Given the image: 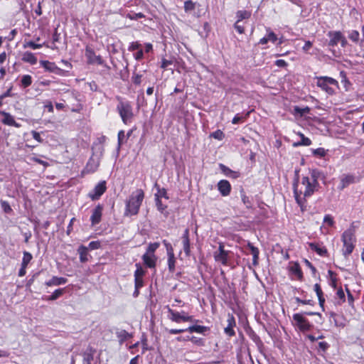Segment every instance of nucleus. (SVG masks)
Masks as SVG:
<instances>
[{
  "instance_id": "obj_1",
  "label": "nucleus",
  "mask_w": 364,
  "mask_h": 364,
  "mask_svg": "<svg viewBox=\"0 0 364 364\" xmlns=\"http://www.w3.org/2000/svg\"><path fill=\"white\" fill-rule=\"evenodd\" d=\"M319 173L313 170L311 178L303 176L301 181H296L294 183V193L296 203L302 208L306 198L310 197L316 190L318 186V176Z\"/></svg>"
},
{
  "instance_id": "obj_2",
  "label": "nucleus",
  "mask_w": 364,
  "mask_h": 364,
  "mask_svg": "<svg viewBox=\"0 0 364 364\" xmlns=\"http://www.w3.org/2000/svg\"><path fill=\"white\" fill-rule=\"evenodd\" d=\"M144 198V194L141 189H137L133 192L126 203L125 215H136Z\"/></svg>"
},
{
  "instance_id": "obj_3",
  "label": "nucleus",
  "mask_w": 364,
  "mask_h": 364,
  "mask_svg": "<svg viewBox=\"0 0 364 364\" xmlns=\"http://www.w3.org/2000/svg\"><path fill=\"white\" fill-rule=\"evenodd\" d=\"M355 233V228L351 225L349 228L346 230L341 235V240L343 242L342 252L345 257H348L355 248L356 242Z\"/></svg>"
},
{
  "instance_id": "obj_4",
  "label": "nucleus",
  "mask_w": 364,
  "mask_h": 364,
  "mask_svg": "<svg viewBox=\"0 0 364 364\" xmlns=\"http://www.w3.org/2000/svg\"><path fill=\"white\" fill-rule=\"evenodd\" d=\"M316 85L329 95L335 94L336 89L339 87L338 81L331 77L320 76L316 77Z\"/></svg>"
},
{
  "instance_id": "obj_5",
  "label": "nucleus",
  "mask_w": 364,
  "mask_h": 364,
  "mask_svg": "<svg viewBox=\"0 0 364 364\" xmlns=\"http://www.w3.org/2000/svg\"><path fill=\"white\" fill-rule=\"evenodd\" d=\"M117 110L118 111L122 122L125 124H129L132 123L134 117V112L132 106L129 102L123 101L122 100L119 99Z\"/></svg>"
},
{
  "instance_id": "obj_6",
  "label": "nucleus",
  "mask_w": 364,
  "mask_h": 364,
  "mask_svg": "<svg viewBox=\"0 0 364 364\" xmlns=\"http://www.w3.org/2000/svg\"><path fill=\"white\" fill-rule=\"evenodd\" d=\"M166 309H167V312H168V318L173 322H176V323H181V321L192 322L193 321V316H189L184 311L178 312V311L171 309L168 306H166Z\"/></svg>"
},
{
  "instance_id": "obj_7",
  "label": "nucleus",
  "mask_w": 364,
  "mask_h": 364,
  "mask_svg": "<svg viewBox=\"0 0 364 364\" xmlns=\"http://www.w3.org/2000/svg\"><path fill=\"white\" fill-rule=\"evenodd\" d=\"M294 325L296 326L301 331H308L311 328V324L304 316L303 314H294L293 315Z\"/></svg>"
},
{
  "instance_id": "obj_8",
  "label": "nucleus",
  "mask_w": 364,
  "mask_h": 364,
  "mask_svg": "<svg viewBox=\"0 0 364 364\" xmlns=\"http://www.w3.org/2000/svg\"><path fill=\"white\" fill-rule=\"evenodd\" d=\"M85 57L87 59V63L89 64H95L97 63L98 65H103L107 69H109V67L105 63V61L102 60L100 55H95V51L90 47H87L85 49Z\"/></svg>"
},
{
  "instance_id": "obj_9",
  "label": "nucleus",
  "mask_w": 364,
  "mask_h": 364,
  "mask_svg": "<svg viewBox=\"0 0 364 364\" xmlns=\"http://www.w3.org/2000/svg\"><path fill=\"white\" fill-rule=\"evenodd\" d=\"M213 257L216 262L227 265L229 259V251L224 249L223 243H220L218 250L213 253Z\"/></svg>"
},
{
  "instance_id": "obj_10",
  "label": "nucleus",
  "mask_w": 364,
  "mask_h": 364,
  "mask_svg": "<svg viewBox=\"0 0 364 364\" xmlns=\"http://www.w3.org/2000/svg\"><path fill=\"white\" fill-rule=\"evenodd\" d=\"M107 186L105 181L98 183L95 188L89 193L88 196L92 200H98L106 191Z\"/></svg>"
},
{
  "instance_id": "obj_11",
  "label": "nucleus",
  "mask_w": 364,
  "mask_h": 364,
  "mask_svg": "<svg viewBox=\"0 0 364 364\" xmlns=\"http://www.w3.org/2000/svg\"><path fill=\"white\" fill-rule=\"evenodd\" d=\"M100 165V159L97 156L92 155L88 160L85 167L84 168L83 173H91L96 171Z\"/></svg>"
},
{
  "instance_id": "obj_12",
  "label": "nucleus",
  "mask_w": 364,
  "mask_h": 364,
  "mask_svg": "<svg viewBox=\"0 0 364 364\" xmlns=\"http://www.w3.org/2000/svg\"><path fill=\"white\" fill-rule=\"evenodd\" d=\"M103 206L98 204L92 210L90 216L91 225L95 226L98 225L102 220Z\"/></svg>"
},
{
  "instance_id": "obj_13",
  "label": "nucleus",
  "mask_w": 364,
  "mask_h": 364,
  "mask_svg": "<svg viewBox=\"0 0 364 364\" xmlns=\"http://www.w3.org/2000/svg\"><path fill=\"white\" fill-rule=\"evenodd\" d=\"M181 243L186 256L189 257L191 255V242L189 238V230L188 228H186L183 233Z\"/></svg>"
},
{
  "instance_id": "obj_14",
  "label": "nucleus",
  "mask_w": 364,
  "mask_h": 364,
  "mask_svg": "<svg viewBox=\"0 0 364 364\" xmlns=\"http://www.w3.org/2000/svg\"><path fill=\"white\" fill-rule=\"evenodd\" d=\"M218 189L223 196H228L231 191V185L227 180H221L218 183Z\"/></svg>"
},
{
  "instance_id": "obj_15",
  "label": "nucleus",
  "mask_w": 364,
  "mask_h": 364,
  "mask_svg": "<svg viewBox=\"0 0 364 364\" xmlns=\"http://www.w3.org/2000/svg\"><path fill=\"white\" fill-rule=\"evenodd\" d=\"M1 114L4 117L1 120L3 124L9 126H13L17 128L21 127V125L15 121L14 117L9 113L6 112H1Z\"/></svg>"
},
{
  "instance_id": "obj_16",
  "label": "nucleus",
  "mask_w": 364,
  "mask_h": 364,
  "mask_svg": "<svg viewBox=\"0 0 364 364\" xmlns=\"http://www.w3.org/2000/svg\"><path fill=\"white\" fill-rule=\"evenodd\" d=\"M228 326L225 328V333L229 336H235V333L233 330L234 326H235V320L234 316L232 314H228Z\"/></svg>"
},
{
  "instance_id": "obj_17",
  "label": "nucleus",
  "mask_w": 364,
  "mask_h": 364,
  "mask_svg": "<svg viewBox=\"0 0 364 364\" xmlns=\"http://www.w3.org/2000/svg\"><path fill=\"white\" fill-rule=\"evenodd\" d=\"M327 35L330 38L328 45L332 47L336 46L343 36L341 31H329Z\"/></svg>"
},
{
  "instance_id": "obj_18",
  "label": "nucleus",
  "mask_w": 364,
  "mask_h": 364,
  "mask_svg": "<svg viewBox=\"0 0 364 364\" xmlns=\"http://www.w3.org/2000/svg\"><path fill=\"white\" fill-rule=\"evenodd\" d=\"M67 279L65 277H53L50 280L45 282L47 287L59 286L65 284L67 282Z\"/></svg>"
},
{
  "instance_id": "obj_19",
  "label": "nucleus",
  "mask_w": 364,
  "mask_h": 364,
  "mask_svg": "<svg viewBox=\"0 0 364 364\" xmlns=\"http://www.w3.org/2000/svg\"><path fill=\"white\" fill-rule=\"evenodd\" d=\"M168 252V266L170 272H173L175 269L176 259L174 257L173 248L171 247H167Z\"/></svg>"
},
{
  "instance_id": "obj_20",
  "label": "nucleus",
  "mask_w": 364,
  "mask_h": 364,
  "mask_svg": "<svg viewBox=\"0 0 364 364\" xmlns=\"http://www.w3.org/2000/svg\"><path fill=\"white\" fill-rule=\"evenodd\" d=\"M289 271L291 274L295 276L298 279L301 280L303 278L302 271L297 262L292 263L289 267Z\"/></svg>"
},
{
  "instance_id": "obj_21",
  "label": "nucleus",
  "mask_w": 364,
  "mask_h": 364,
  "mask_svg": "<svg viewBox=\"0 0 364 364\" xmlns=\"http://www.w3.org/2000/svg\"><path fill=\"white\" fill-rule=\"evenodd\" d=\"M40 64L46 70L49 72L56 73L59 70L54 63L48 60H41Z\"/></svg>"
},
{
  "instance_id": "obj_22",
  "label": "nucleus",
  "mask_w": 364,
  "mask_h": 364,
  "mask_svg": "<svg viewBox=\"0 0 364 364\" xmlns=\"http://www.w3.org/2000/svg\"><path fill=\"white\" fill-rule=\"evenodd\" d=\"M355 178L352 175H345L341 178V184L339 188L341 190L344 189L350 184L354 183Z\"/></svg>"
},
{
  "instance_id": "obj_23",
  "label": "nucleus",
  "mask_w": 364,
  "mask_h": 364,
  "mask_svg": "<svg viewBox=\"0 0 364 364\" xmlns=\"http://www.w3.org/2000/svg\"><path fill=\"white\" fill-rule=\"evenodd\" d=\"M143 261L144 264L150 267H154L156 264V257L154 255H150L149 253H146L142 257Z\"/></svg>"
},
{
  "instance_id": "obj_24",
  "label": "nucleus",
  "mask_w": 364,
  "mask_h": 364,
  "mask_svg": "<svg viewBox=\"0 0 364 364\" xmlns=\"http://www.w3.org/2000/svg\"><path fill=\"white\" fill-rule=\"evenodd\" d=\"M22 60L31 65H36L37 63V58L33 53L29 51H26L23 54Z\"/></svg>"
},
{
  "instance_id": "obj_25",
  "label": "nucleus",
  "mask_w": 364,
  "mask_h": 364,
  "mask_svg": "<svg viewBox=\"0 0 364 364\" xmlns=\"http://www.w3.org/2000/svg\"><path fill=\"white\" fill-rule=\"evenodd\" d=\"M77 253L80 255V261L85 262L88 260V248L84 245H80L77 249Z\"/></svg>"
},
{
  "instance_id": "obj_26",
  "label": "nucleus",
  "mask_w": 364,
  "mask_h": 364,
  "mask_svg": "<svg viewBox=\"0 0 364 364\" xmlns=\"http://www.w3.org/2000/svg\"><path fill=\"white\" fill-rule=\"evenodd\" d=\"M309 247L312 250H314L316 252L318 255L320 256H325L327 253V250L325 247L320 246L318 244L316 243H310Z\"/></svg>"
},
{
  "instance_id": "obj_27",
  "label": "nucleus",
  "mask_w": 364,
  "mask_h": 364,
  "mask_svg": "<svg viewBox=\"0 0 364 364\" xmlns=\"http://www.w3.org/2000/svg\"><path fill=\"white\" fill-rule=\"evenodd\" d=\"M94 352L92 349L90 351H86L82 354V364H92L94 359Z\"/></svg>"
},
{
  "instance_id": "obj_28",
  "label": "nucleus",
  "mask_w": 364,
  "mask_h": 364,
  "mask_svg": "<svg viewBox=\"0 0 364 364\" xmlns=\"http://www.w3.org/2000/svg\"><path fill=\"white\" fill-rule=\"evenodd\" d=\"M207 330L208 328L206 326L199 325L191 326L186 328V331L190 333L196 332L198 333H204Z\"/></svg>"
},
{
  "instance_id": "obj_29",
  "label": "nucleus",
  "mask_w": 364,
  "mask_h": 364,
  "mask_svg": "<svg viewBox=\"0 0 364 364\" xmlns=\"http://www.w3.org/2000/svg\"><path fill=\"white\" fill-rule=\"evenodd\" d=\"M116 334H117V337L118 338L120 343H122L123 342H124L125 341H127L128 338H129L132 336L131 334H129L125 330L117 331Z\"/></svg>"
},
{
  "instance_id": "obj_30",
  "label": "nucleus",
  "mask_w": 364,
  "mask_h": 364,
  "mask_svg": "<svg viewBox=\"0 0 364 364\" xmlns=\"http://www.w3.org/2000/svg\"><path fill=\"white\" fill-rule=\"evenodd\" d=\"M251 16V12L245 10H240L236 13L237 21L240 22L244 19H247Z\"/></svg>"
},
{
  "instance_id": "obj_31",
  "label": "nucleus",
  "mask_w": 364,
  "mask_h": 364,
  "mask_svg": "<svg viewBox=\"0 0 364 364\" xmlns=\"http://www.w3.org/2000/svg\"><path fill=\"white\" fill-rule=\"evenodd\" d=\"M248 247L250 250L251 254L253 257V264L256 265L258 263V259H259V250L257 247H255L251 244H248Z\"/></svg>"
},
{
  "instance_id": "obj_32",
  "label": "nucleus",
  "mask_w": 364,
  "mask_h": 364,
  "mask_svg": "<svg viewBox=\"0 0 364 364\" xmlns=\"http://www.w3.org/2000/svg\"><path fill=\"white\" fill-rule=\"evenodd\" d=\"M65 292V289H58L53 291V293L48 296V301H54L60 297Z\"/></svg>"
},
{
  "instance_id": "obj_33",
  "label": "nucleus",
  "mask_w": 364,
  "mask_h": 364,
  "mask_svg": "<svg viewBox=\"0 0 364 364\" xmlns=\"http://www.w3.org/2000/svg\"><path fill=\"white\" fill-rule=\"evenodd\" d=\"M240 195H241L242 201L244 203V205H245V207L249 209L252 208V202H251L250 198L247 196H246V194L243 190H242L240 191Z\"/></svg>"
},
{
  "instance_id": "obj_34",
  "label": "nucleus",
  "mask_w": 364,
  "mask_h": 364,
  "mask_svg": "<svg viewBox=\"0 0 364 364\" xmlns=\"http://www.w3.org/2000/svg\"><path fill=\"white\" fill-rule=\"evenodd\" d=\"M21 85L23 87L30 86L32 83V77L29 75H24L22 76L21 80Z\"/></svg>"
},
{
  "instance_id": "obj_35",
  "label": "nucleus",
  "mask_w": 364,
  "mask_h": 364,
  "mask_svg": "<svg viewBox=\"0 0 364 364\" xmlns=\"http://www.w3.org/2000/svg\"><path fill=\"white\" fill-rule=\"evenodd\" d=\"M299 136H301V141L295 144V146H309L311 144V141L308 137H306L303 134L299 133Z\"/></svg>"
},
{
  "instance_id": "obj_36",
  "label": "nucleus",
  "mask_w": 364,
  "mask_h": 364,
  "mask_svg": "<svg viewBox=\"0 0 364 364\" xmlns=\"http://www.w3.org/2000/svg\"><path fill=\"white\" fill-rule=\"evenodd\" d=\"M32 258H33V257H32L31 254L25 251L23 252V257L22 259L21 266L27 267L28 263L31 262Z\"/></svg>"
},
{
  "instance_id": "obj_37",
  "label": "nucleus",
  "mask_w": 364,
  "mask_h": 364,
  "mask_svg": "<svg viewBox=\"0 0 364 364\" xmlns=\"http://www.w3.org/2000/svg\"><path fill=\"white\" fill-rule=\"evenodd\" d=\"M250 112H248L245 114L244 117L240 116L239 114H237L232 119V123L233 124H237L241 122H242L244 119L248 117Z\"/></svg>"
},
{
  "instance_id": "obj_38",
  "label": "nucleus",
  "mask_w": 364,
  "mask_h": 364,
  "mask_svg": "<svg viewBox=\"0 0 364 364\" xmlns=\"http://www.w3.org/2000/svg\"><path fill=\"white\" fill-rule=\"evenodd\" d=\"M1 208L6 213H11L13 210L9 203L6 200H1Z\"/></svg>"
},
{
  "instance_id": "obj_39",
  "label": "nucleus",
  "mask_w": 364,
  "mask_h": 364,
  "mask_svg": "<svg viewBox=\"0 0 364 364\" xmlns=\"http://www.w3.org/2000/svg\"><path fill=\"white\" fill-rule=\"evenodd\" d=\"M127 139L126 134L123 130H120L118 132V146L120 147L122 144H123Z\"/></svg>"
},
{
  "instance_id": "obj_40",
  "label": "nucleus",
  "mask_w": 364,
  "mask_h": 364,
  "mask_svg": "<svg viewBox=\"0 0 364 364\" xmlns=\"http://www.w3.org/2000/svg\"><path fill=\"white\" fill-rule=\"evenodd\" d=\"M161 198H168L167 196L166 190L165 188H158L157 193L155 194V199Z\"/></svg>"
},
{
  "instance_id": "obj_41",
  "label": "nucleus",
  "mask_w": 364,
  "mask_h": 364,
  "mask_svg": "<svg viewBox=\"0 0 364 364\" xmlns=\"http://www.w3.org/2000/svg\"><path fill=\"white\" fill-rule=\"evenodd\" d=\"M335 222L333 216L331 215H326L323 218V224L332 227L334 225Z\"/></svg>"
},
{
  "instance_id": "obj_42",
  "label": "nucleus",
  "mask_w": 364,
  "mask_h": 364,
  "mask_svg": "<svg viewBox=\"0 0 364 364\" xmlns=\"http://www.w3.org/2000/svg\"><path fill=\"white\" fill-rule=\"evenodd\" d=\"M136 269L134 272V277H143L145 274V271L143 269L140 264H136Z\"/></svg>"
},
{
  "instance_id": "obj_43",
  "label": "nucleus",
  "mask_w": 364,
  "mask_h": 364,
  "mask_svg": "<svg viewBox=\"0 0 364 364\" xmlns=\"http://www.w3.org/2000/svg\"><path fill=\"white\" fill-rule=\"evenodd\" d=\"M159 247V244L158 242H154L149 244L147 248V252L150 255H154V252L156 250V249Z\"/></svg>"
},
{
  "instance_id": "obj_44",
  "label": "nucleus",
  "mask_w": 364,
  "mask_h": 364,
  "mask_svg": "<svg viewBox=\"0 0 364 364\" xmlns=\"http://www.w3.org/2000/svg\"><path fill=\"white\" fill-rule=\"evenodd\" d=\"M360 34L357 31H351L349 33L348 38L353 42H358L359 40Z\"/></svg>"
},
{
  "instance_id": "obj_45",
  "label": "nucleus",
  "mask_w": 364,
  "mask_h": 364,
  "mask_svg": "<svg viewBox=\"0 0 364 364\" xmlns=\"http://www.w3.org/2000/svg\"><path fill=\"white\" fill-rule=\"evenodd\" d=\"M194 9H195V4L192 1L189 0V1H185L184 9L186 12L192 11Z\"/></svg>"
},
{
  "instance_id": "obj_46",
  "label": "nucleus",
  "mask_w": 364,
  "mask_h": 364,
  "mask_svg": "<svg viewBox=\"0 0 364 364\" xmlns=\"http://www.w3.org/2000/svg\"><path fill=\"white\" fill-rule=\"evenodd\" d=\"M266 36L267 37L268 41H272V43H275L277 40L276 34L269 29H267V33Z\"/></svg>"
},
{
  "instance_id": "obj_47",
  "label": "nucleus",
  "mask_w": 364,
  "mask_h": 364,
  "mask_svg": "<svg viewBox=\"0 0 364 364\" xmlns=\"http://www.w3.org/2000/svg\"><path fill=\"white\" fill-rule=\"evenodd\" d=\"M127 17L131 20H137L139 18H144V15L142 13H133V14H128L127 15Z\"/></svg>"
},
{
  "instance_id": "obj_48",
  "label": "nucleus",
  "mask_w": 364,
  "mask_h": 364,
  "mask_svg": "<svg viewBox=\"0 0 364 364\" xmlns=\"http://www.w3.org/2000/svg\"><path fill=\"white\" fill-rule=\"evenodd\" d=\"M88 248V250H97L100 247V242L97 240V241H92L89 243L88 245V247H87Z\"/></svg>"
},
{
  "instance_id": "obj_49",
  "label": "nucleus",
  "mask_w": 364,
  "mask_h": 364,
  "mask_svg": "<svg viewBox=\"0 0 364 364\" xmlns=\"http://www.w3.org/2000/svg\"><path fill=\"white\" fill-rule=\"evenodd\" d=\"M336 295L340 299V301L338 302V304H341L342 303H343L345 301H346V296H345V294H344V291L343 290L340 288L339 289H338L337 292H336Z\"/></svg>"
},
{
  "instance_id": "obj_50",
  "label": "nucleus",
  "mask_w": 364,
  "mask_h": 364,
  "mask_svg": "<svg viewBox=\"0 0 364 364\" xmlns=\"http://www.w3.org/2000/svg\"><path fill=\"white\" fill-rule=\"evenodd\" d=\"M313 154L315 156L323 157L326 155V151L323 148H318L313 150Z\"/></svg>"
},
{
  "instance_id": "obj_51",
  "label": "nucleus",
  "mask_w": 364,
  "mask_h": 364,
  "mask_svg": "<svg viewBox=\"0 0 364 364\" xmlns=\"http://www.w3.org/2000/svg\"><path fill=\"white\" fill-rule=\"evenodd\" d=\"M219 167H220V171L226 176H230V173H231V171L232 170L230 168H229L228 167H227L226 166H225L224 164H220L219 165Z\"/></svg>"
},
{
  "instance_id": "obj_52",
  "label": "nucleus",
  "mask_w": 364,
  "mask_h": 364,
  "mask_svg": "<svg viewBox=\"0 0 364 364\" xmlns=\"http://www.w3.org/2000/svg\"><path fill=\"white\" fill-rule=\"evenodd\" d=\"M135 289H140L144 285L143 277H134Z\"/></svg>"
},
{
  "instance_id": "obj_53",
  "label": "nucleus",
  "mask_w": 364,
  "mask_h": 364,
  "mask_svg": "<svg viewBox=\"0 0 364 364\" xmlns=\"http://www.w3.org/2000/svg\"><path fill=\"white\" fill-rule=\"evenodd\" d=\"M294 112L296 113H299L301 115H304L309 112V108L308 107H306L304 108H300L297 106L294 107Z\"/></svg>"
},
{
  "instance_id": "obj_54",
  "label": "nucleus",
  "mask_w": 364,
  "mask_h": 364,
  "mask_svg": "<svg viewBox=\"0 0 364 364\" xmlns=\"http://www.w3.org/2000/svg\"><path fill=\"white\" fill-rule=\"evenodd\" d=\"M211 136H213L214 139L222 140L224 137V134L220 130H217L211 134Z\"/></svg>"
},
{
  "instance_id": "obj_55",
  "label": "nucleus",
  "mask_w": 364,
  "mask_h": 364,
  "mask_svg": "<svg viewBox=\"0 0 364 364\" xmlns=\"http://www.w3.org/2000/svg\"><path fill=\"white\" fill-rule=\"evenodd\" d=\"M312 46V42H311L310 41H305V43L302 47V50L306 53H309V50L311 48Z\"/></svg>"
},
{
  "instance_id": "obj_56",
  "label": "nucleus",
  "mask_w": 364,
  "mask_h": 364,
  "mask_svg": "<svg viewBox=\"0 0 364 364\" xmlns=\"http://www.w3.org/2000/svg\"><path fill=\"white\" fill-rule=\"evenodd\" d=\"M141 47V44L138 42H132L128 48L129 51H134L135 50H139Z\"/></svg>"
},
{
  "instance_id": "obj_57",
  "label": "nucleus",
  "mask_w": 364,
  "mask_h": 364,
  "mask_svg": "<svg viewBox=\"0 0 364 364\" xmlns=\"http://www.w3.org/2000/svg\"><path fill=\"white\" fill-rule=\"evenodd\" d=\"M25 47H28V48H31L32 49H38V48H41L42 47V45L41 44H37L33 41H29L26 43V45L25 46Z\"/></svg>"
},
{
  "instance_id": "obj_58",
  "label": "nucleus",
  "mask_w": 364,
  "mask_h": 364,
  "mask_svg": "<svg viewBox=\"0 0 364 364\" xmlns=\"http://www.w3.org/2000/svg\"><path fill=\"white\" fill-rule=\"evenodd\" d=\"M156 206H157V208L158 210L161 212V213H163L164 210L166 209V205H164L161 203V200L159 199V198H157L156 199Z\"/></svg>"
},
{
  "instance_id": "obj_59",
  "label": "nucleus",
  "mask_w": 364,
  "mask_h": 364,
  "mask_svg": "<svg viewBox=\"0 0 364 364\" xmlns=\"http://www.w3.org/2000/svg\"><path fill=\"white\" fill-rule=\"evenodd\" d=\"M234 28L235 30L240 34L243 33L245 32V28L242 26L240 25V22L236 21Z\"/></svg>"
},
{
  "instance_id": "obj_60",
  "label": "nucleus",
  "mask_w": 364,
  "mask_h": 364,
  "mask_svg": "<svg viewBox=\"0 0 364 364\" xmlns=\"http://www.w3.org/2000/svg\"><path fill=\"white\" fill-rule=\"evenodd\" d=\"M132 81L135 85H139L141 82V75L139 74L133 75Z\"/></svg>"
},
{
  "instance_id": "obj_61",
  "label": "nucleus",
  "mask_w": 364,
  "mask_h": 364,
  "mask_svg": "<svg viewBox=\"0 0 364 364\" xmlns=\"http://www.w3.org/2000/svg\"><path fill=\"white\" fill-rule=\"evenodd\" d=\"M314 290L315 291L318 297H320V296L323 295V292H322L320 284H316L314 287Z\"/></svg>"
},
{
  "instance_id": "obj_62",
  "label": "nucleus",
  "mask_w": 364,
  "mask_h": 364,
  "mask_svg": "<svg viewBox=\"0 0 364 364\" xmlns=\"http://www.w3.org/2000/svg\"><path fill=\"white\" fill-rule=\"evenodd\" d=\"M31 134L35 140H36L38 142H42L43 139L38 132L36 131H32Z\"/></svg>"
},
{
  "instance_id": "obj_63",
  "label": "nucleus",
  "mask_w": 364,
  "mask_h": 364,
  "mask_svg": "<svg viewBox=\"0 0 364 364\" xmlns=\"http://www.w3.org/2000/svg\"><path fill=\"white\" fill-rule=\"evenodd\" d=\"M144 57V52L141 49H139L135 54H134V58L136 60H140Z\"/></svg>"
},
{
  "instance_id": "obj_64",
  "label": "nucleus",
  "mask_w": 364,
  "mask_h": 364,
  "mask_svg": "<svg viewBox=\"0 0 364 364\" xmlns=\"http://www.w3.org/2000/svg\"><path fill=\"white\" fill-rule=\"evenodd\" d=\"M318 347L320 349H321L323 351H325L326 350L328 349V348L329 347V345L328 343L325 342V341H321V342H319L318 343Z\"/></svg>"
}]
</instances>
